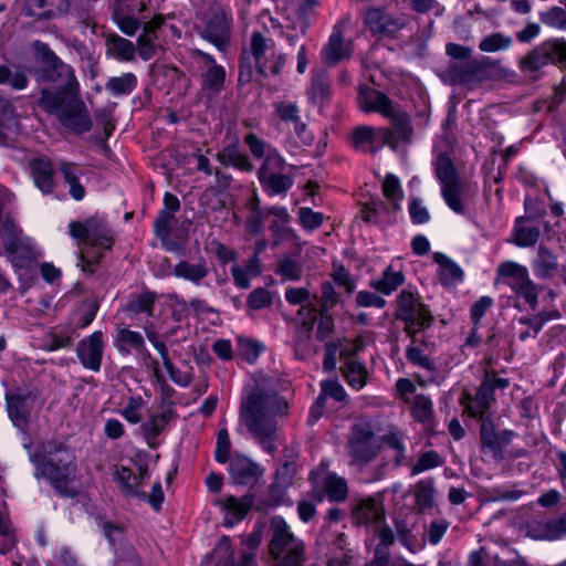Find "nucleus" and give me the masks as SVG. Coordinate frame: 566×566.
Segmentation results:
<instances>
[{"instance_id":"f257e3e1","label":"nucleus","mask_w":566,"mask_h":566,"mask_svg":"<svg viewBox=\"0 0 566 566\" xmlns=\"http://www.w3.org/2000/svg\"><path fill=\"white\" fill-rule=\"evenodd\" d=\"M40 67L36 80L41 87L38 105L57 117L62 126L82 134L92 128V120L80 97V83L71 65L64 63L46 44L39 49Z\"/></svg>"},{"instance_id":"f03ea898","label":"nucleus","mask_w":566,"mask_h":566,"mask_svg":"<svg viewBox=\"0 0 566 566\" xmlns=\"http://www.w3.org/2000/svg\"><path fill=\"white\" fill-rule=\"evenodd\" d=\"M287 407V402L280 396L262 390L251 392L241 402L240 421L269 453L275 451L273 442L276 432L275 417L286 413Z\"/></svg>"},{"instance_id":"7ed1b4c3","label":"nucleus","mask_w":566,"mask_h":566,"mask_svg":"<svg viewBox=\"0 0 566 566\" xmlns=\"http://www.w3.org/2000/svg\"><path fill=\"white\" fill-rule=\"evenodd\" d=\"M42 451L45 455L33 453L30 457L35 465V478L49 479L60 495L75 497L78 494V490L73 485L76 474L75 457L62 446L55 450L59 455L54 454L50 444H43Z\"/></svg>"},{"instance_id":"20e7f679","label":"nucleus","mask_w":566,"mask_h":566,"mask_svg":"<svg viewBox=\"0 0 566 566\" xmlns=\"http://www.w3.org/2000/svg\"><path fill=\"white\" fill-rule=\"evenodd\" d=\"M271 539L269 551L275 559V566H304L306 546L296 537L282 516H273L270 521Z\"/></svg>"},{"instance_id":"39448f33","label":"nucleus","mask_w":566,"mask_h":566,"mask_svg":"<svg viewBox=\"0 0 566 566\" xmlns=\"http://www.w3.org/2000/svg\"><path fill=\"white\" fill-rule=\"evenodd\" d=\"M346 450L350 459L349 463L359 470L377 459L381 451V441L370 422L359 420L352 426Z\"/></svg>"},{"instance_id":"423d86ee","label":"nucleus","mask_w":566,"mask_h":566,"mask_svg":"<svg viewBox=\"0 0 566 566\" xmlns=\"http://www.w3.org/2000/svg\"><path fill=\"white\" fill-rule=\"evenodd\" d=\"M495 283L507 285L531 310H536L539 287L531 280L524 265L513 261L502 262L496 269Z\"/></svg>"},{"instance_id":"0eeeda50","label":"nucleus","mask_w":566,"mask_h":566,"mask_svg":"<svg viewBox=\"0 0 566 566\" xmlns=\"http://www.w3.org/2000/svg\"><path fill=\"white\" fill-rule=\"evenodd\" d=\"M434 171L441 184V195L448 207L455 213L463 214L465 206L461 199L462 181L457 169L447 154H440L434 161Z\"/></svg>"},{"instance_id":"6e6552de","label":"nucleus","mask_w":566,"mask_h":566,"mask_svg":"<svg viewBox=\"0 0 566 566\" xmlns=\"http://www.w3.org/2000/svg\"><path fill=\"white\" fill-rule=\"evenodd\" d=\"M250 55L258 73L263 76L277 75L285 64V55L277 51L275 41L260 32L251 35Z\"/></svg>"},{"instance_id":"1a4fd4ad","label":"nucleus","mask_w":566,"mask_h":566,"mask_svg":"<svg viewBox=\"0 0 566 566\" xmlns=\"http://www.w3.org/2000/svg\"><path fill=\"white\" fill-rule=\"evenodd\" d=\"M396 317L405 322V331L415 338V335L429 327L432 316L429 308L419 301L411 292L402 291L398 296Z\"/></svg>"},{"instance_id":"9d476101","label":"nucleus","mask_w":566,"mask_h":566,"mask_svg":"<svg viewBox=\"0 0 566 566\" xmlns=\"http://www.w3.org/2000/svg\"><path fill=\"white\" fill-rule=\"evenodd\" d=\"M242 544L245 548L242 549L240 558L235 559L231 539L228 536H222L212 551L211 558L219 566H255L254 551L261 544V533L253 532L249 534L242 541Z\"/></svg>"},{"instance_id":"9b49d317","label":"nucleus","mask_w":566,"mask_h":566,"mask_svg":"<svg viewBox=\"0 0 566 566\" xmlns=\"http://www.w3.org/2000/svg\"><path fill=\"white\" fill-rule=\"evenodd\" d=\"M548 63L566 65V42L564 40H548L535 46L520 62L523 73L533 74Z\"/></svg>"},{"instance_id":"f8f14e48","label":"nucleus","mask_w":566,"mask_h":566,"mask_svg":"<svg viewBox=\"0 0 566 566\" xmlns=\"http://www.w3.org/2000/svg\"><path fill=\"white\" fill-rule=\"evenodd\" d=\"M70 235L80 240L84 247H102L109 250L114 243L112 231L107 223L97 217H91L85 221H71Z\"/></svg>"},{"instance_id":"ddd939ff","label":"nucleus","mask_w":566,"mask_h":566,"mask_svg":"<svg viewBox=\"0 0 566 566\" xmlns=\"http://www.w3.org/2000/svg\"><path fill=\"white\" fill-rule=\"evenodd\" d=\"M494 66L488 57L450 63L447 75L453 84L475 85L490 78V71Z\"/></svg>"},{"instance_id":"4468645a","label":"nucleus","mask_w":566,"mask_h":566,"mask_svg":"<svg viewBox=\"0 0 566 566\" xmlns=\"http://www.w3.org/2000/svg\"><path fill=\"white\" fill-rule=\"evenodd\" d=\"M201 36L211 42L220 51H224L231 38L230 19L223 8L213 6L205 15V28Z\"/></svg>"},{"instance_id":"2eb2a0df","label":"nucleus","mask_w":566,"mask_h":566,"mask_svg":"<svg viewBox=\"0 0 566 566\" xmlns=\"http://www.w3.org/2000/svg\"><path fill=\"white\" fill-rule=\"evenodd\" d=\"M350 143L355 149L376 154L382 146H395L389 127L375 128L368 125L357 126L350 134Z\"/></svg>"},{"instance_id":"dca6fc26","label":"nucleus","mask_w":566,"mask_h":566,"mask_svg":"<svg viewBox=\"0 0 566 566\" xmlns=\"http://www.w3.org/2000/svg\"><path fill=\"white\" fill-rule=\"evenodd\" d=\"M515 437L513 430L496 431L491 419H483L480 424V443L481 452L489 454L495 461L503 460V450L509 446Z\"/></svg>"},{"instance_id":"f3484780","label":"nucleus","mask_w":566,"mask_h":566,"mask_svg":"<svg viewBox=\"0 0 566 566\" xmlns=\"http://www.w3.org/2000/svg\"><path fill=\"white\" fill-rule=\"evenodd\" d=\"M364 24L374 36L382 39L395 36L403 28L405 21L381 8L371 7L364 13Z\"/></svg>"},{"instance_id":"a211bd4d","label":"nucleus","mask_w":566,"mask_h":566,"mask_svg":"<svg viewBox=\"0 0 566 566\" xmlns=\"http://www.w3.org/2000/svg\"><path fill=\"white\" fill-rule=\"evenodd\" d=\"M352 520L355 525H378L385 522V507L380 497L368 496L352 504Z\"/></svg>"},{"instance_id":"6ab92c4d","label":"nucleus","mask_w":566,"mask_h":566,"mask_svg":"<svg viewBox=\"0 0 566 566\" xmlns=\"http://www.w3.org/2000/svg\"><path fill=\"white\" fill-rule=\"evenodd\" d=\"M232 482L238 485L253 486L263 476L264 470L243 454H234L229 463Z\"/></svg>"},{"instance_id":"aec40b11","label":"nucleus","mask_w":566,"mask_h":566,"mask_svg":"<svg viewBox=\"0 0 566 566\" xmlns=\"http://www.w3.org/2000/svg\"><path fill=\"white\" fill-rule=\"evenodd\" d=\"M254 495L247 493L240 497L227 495L223 499L217 500L214 504L224 513L223 525L232 527L235 523L245 518L254 505Z\"/></svg>"},{"instance_id":"412c9836","label":"nucleus","mask_w":566,"mask_h":566,"mask_svg":"<svg viewBox=\"0 0 566 566\" xmlns=\"http://www.w3.org/2000/svg\"><path fill=\"white\" fill-rule=\"evenodd\" d=\"M493 401L494 396H492L491 387L488 382H481L475 395L463 392L461 398V405L464 411L470 417L479 418L480 422L483 421V419H491L488 410Z\"/></svg>"},{"instance_id":"4be33fe9","label":"nucleus","mask_w":566,"mask_h":566,"mask_svg":"<svg viewBox=\"0 0 566 566\" xmlns=\"http://www.w3.org/2000/svg\"><path fill=\"white\" fill-rule=\"evenodd\" d=\"M103 353L104 342L102 332H94L88 337L82 339L76 348L81 364L93 371L101 369Z\"/></svg>"},{"instance_id":"5701e85b","label":"nucleus","mask_w":566,"mask_h":566,"mask_svg":"<svg viewBox=\"0 0 566 566\" xmlns=\"http://www.w3.org/2000/svg\"><path fill=\"white\" fill-rule=\"evenodd\" d=\"M353 48L350 42H346L339 24L333 28L328 42L322 50V60L327 65H335L343 60L350 57Z\"/></svg>"},{"instance_id":"b1692460","label":"nucleus","mask_w":566,"mask_h":566,"mask_svg":"<svg viewBox=\"0 0 566 566\" xmlns=\"http://www.w3.org/2000/svg\"><path fill=\"white\" fill-rule=\"evenodd\" d=\"M358 107L364 113H378L387 117L395 109L390 98L371 87H360L357 97Z\"/></svg>"},{"instance_id":"393cba45","label":"nucleus","mask_w":566,"mask_h":566,"mask_svg":"<svg viewBox=\"0 0 566 566\" xmlns=\"http://www.w3.org/2000/svg\"><path fill=\"white\" fill-rule=\"evenodd\" d=\"M35 186L45 195L52 193L55 187L54 169L51 159L46 156H36L28 165Z\"/></svg>"},{"instance_id":"a878e982","label":"nucleus","mask_w":566,"mask_h":566,"mask_svg":"<svg viewBox=\"0 0 566 566\" xmlns=\"http://www.w3.org/2000/svg\"><path fill=\"white\" fill-rule=\"evenodd\" d=\"M147 475V469L144 467L139 468V475L133 474V472L125 467H115L113 472L114 481L120 488V491L130 497H137L145 500L146 493L139 490V482Z\"/></svg>"},{"instance_id":"bb28decb","label":"nucleus","mask_w":566,"mask_h":566,"mask_svg":"<svg viewBox=\"0 0 566 566\" xmlns=\"http://www.w3.org/2000/svg\"><path fill=\"white\" fill-rule=\"evenodd\" d=\"M105 46L106 54L115 60L122 62L135 61L137 53L136 45L132 41L116 33H108L105 35Z\"/></svg>"},{"instance_id":"cd10ccee","label":"nucleus","mask_w":566,"mask_h":566,"mask_svg":"<svg viewBox=\"0 0 566 566\" xmlns=\"http://www.w3.org/2000/svg\"><path fill=\"white\" fill-rule=\"evenodd\" d=\"M400 209H392L391 202L381 200H371L365 203L361 209V219L370 223H390L394 216Z\"/></svg>"},{"instance_id":"c85d7f7f","label":"nucleus","mask_w":566,"mask_h":566,"mask_svg":"<svg viewBox=\"0 0 566 566\" xmlns=\"http://www.w3.org/2000/svg\"><path fill=\"white\" fill-rule=\"evenodd\" d=\"M231 276L239 289L247 290L251 285V279L261 274V262L256 254H253L245 264L234 263L231 269Z\"/></svg>"},{"instance_id":"c756f323","label":"nucleus","mask_w":566,"mask_h":566,"mask_svg":"<svg viewBox=\"0 0 566 566\" xmlns=\"http://www.w3.org/2000/svg\"><path fill=\"white\" fill-rule=\"evenodd\" d=\"M387 117L391 120L392 128L389 129L395 139V146L389 147L395 150L400 143H410L413 130L408 114L395 108Z\"/></svg>"},{"instance_id":"7c9ffc66","label":"nucleus","mask_w":566,"mask_h":566,"mask_svg":"<svg viewBox=\"0 0 566 566\" xmlns=\"http://www.w3.org/2000/svg\"><path fill=\"white\" fill-rule=\"evenodd\" d=\"M533 271L539 279L553 277L558 272L557 256L545 245H539L533 260Z\"/></svg>"},{"instance_id":"2f4dec72","label":"nucleus","mask_w":566,"mask_h":566,"mask_svg":"<svg viewBox=\"0 0 566 566\" xmlns=\"http://www.w3.org/2000/svg\"><path fill=\"white\" fill-rule=\"evenodd\" d=\"M175 276L191 282L195 285H200L209 274V268L205 260L197 263L188 261H179L172 270Z\"/></svg>"},{"instance_id":"473e14b6","label":"nucleus","mask_w":566,"mask_h":566,"mask_svg":"<svg viewBox=\"0 0 566 566\" xmlns=\"http://www.w3.org/2000/svg\"><path fill=\"white\" fill-rule=\"evenodd\" d=\"M6 398L10 419L14 426L23 429L30 418L29 398L18 394H8Z\"/></svg>"},{"instance_id":"72a5a7b5","label":"nucleus","mask_w":566,"mask_h":566,"mask_svg":"<svg viewBox=\"0 0 566 566\" xmlns=\"http://www.w3.org/2000/svg\"><path fill=\"white\" fill-rule=\"evenodd\" d=\"M217 158L223 166H232L244 172H251L254 169L249 156L239 148L238 144L226 146L218 153Z\"/></svg>"},{"instance_id":"f704fd0d","label":"nucleus","mask_w":566,"mask_h":566,"mask_svg":"<svg viewBox=\"0 0 566 566\" xmlns=\"http://www.w3.org/2000/svg\"><path fill=\"white\" fill-rule=\"evenodd\" d=\"M57 168L63 180L69 185V192L71 197L76 201L82 200L86 192L84 186L78 180L81 175L78 166L75 163L61 160L57 164Z\"/></svg>"},{"instance_id":"c9c22d12","label":"nucleus","mask_w":566,"mask_h":566,"mask_svg":"<svg viewBox=\"0 0 566 566\" xmlns=\"http://www.w3.org/2000/svg\"><path fill=\"white\" fill-rule=\"evenodd\" d=\"M196 54L205 59L210 64L206 73L202 75V87L213 93L220 92L226 80L224 69L217 65L211 55L201 51H196Z\"/></svg>"},{"instance_id":"e433bc0d","label":"nucleus","mask_w":566,"mask_h":566,"mask_svg":"<svg viewBox=\"0 0 566 566\" xmlns=\"http://www.w3.org/2000/svg\"><path fill=\"white\" fill-rule=\"evenodd\" d=\"M316 305L308 303L297 311V317L306 314L308 317L296 324L295 343L296 345H305L310 338L316 321Z\"/></svg>"},{"instance_id":"4c0bfd02","label":"nucleus","mask_w":566,"mask_h":566,"mask_svg":"<svg viewBox=\"0 0 566 566\" xmlns=\"http://www.w3.org/2000/svg\"><path fill=\"white\" fill-rule=\"evenodd\" d=\"M434 494L436 489L434 481L432 479L420 480L415 484V504L420 513H423L434 507Z\"/></svg>"},{"instance_id":"58836bf2","label":"nucleus","mask_w":566,"mask_h":566,"mask_svg":"<svg viewBox=\"0 0 566 566\" xmlns=\"http://www.w3.org/2000/svg\"><path fill=\"white\" fill-rule=\"evenodd\" d=\"M274 109L282 122L293 125L294 132L298 137L303 136L306 125L301 119L300 109L296 104L279 102L274 104Z\"/></svg>"},{"instance_id":"ea45409f","label":"nucleus","mask_w":566,"mask_h":566,"mask_svg":"<svg viewBox=\"0 0 566 566\" xmlns=\"http://www.w3.org/2000/svg\"><path fill=\"white\" fill-rule=\"evenodd\" d=\"M433 260L440 266L439 273L443 284L450 285L463 279L461 268L443 253L436 252Z\"/></svg>"},{"instance_id":"a19ab883","label":"nucleus","mask_w":566,"mask_h":566,"mask_svg":"<svg viewBox=\"0 0 566 566\" xmlns=\"http://www.w3.org/2000/svg\"><path fill=\"white\" fill-rule=\"evenodd\" d=\"M171 417V410H165L160 413L150 415L148 420L142 423L140 429L149 446L160 434Z\"/></svg>"},{"instance_id":"79ce46f5","label":"nucleus","mask_w":566,"mask_h":566,"mask_svg":"<svg viewBox=\"0 0 566 566\" xmlns=\"http://www.w3.org/2000/svg\"><path fill=\"white\" fill-rule=\"evenodd\" d=\"M284 455L286 460L276 470L274 482H276V485H281V488H289L293 483V479L296 474L295 460L297 458V452L294 448H290L284 450Z\"/></svg>"},{"instance_id":"37998d69","label":"nucleus","mask_w":566,"mask_h":566,"mask_svg":"<svg viewBox=\"0 0 566 566\" xmlns=\"http://www.w3.org/2000/svg\"><path fill=\"white\" fill-rule=\"evenodd\" d=\"M0 239L6 253L12 256L20 245V230L11 218H6L1 223Z\"/></svg>"},{"instance_id":"c03bdc74","label":"nucleus","mask_w":566,"mask_h":566,"mask_svg":"<svg viewBox=\"0 0 566 566\" xmlns=\"http://www.w3.org/2000/svg\"><path fill=\"white\" fill-rule=\"evenodd\" d=\"M137 86V77L133 73H124L120 76H113L105 83V88L113 96L129 95Z\"/></svg>"},{"instance_id":"a18cd8bd","label":"nucleus","mask_w":566,"mask_h":566,"mask_svg":"<svg viewBox=\"0 0 566 566\" xmlns=\"http://www.w3.org/2000/svg\"><path fill=\"white\" fill-rule=\"evenodd\" d=\"M323 488L332 502H343L348 494V485L344 478L328 473L324 478Z\"/></svg>"},{"instance_id":"49530a36","label":"nucleus","mask_w":566,"mask_h":566,"mask_svg":"<svg viewBox=\"0 0 566 566\" xmlns=\"http://www.w3.org/2000/svg\"><path fill=\"white\" fill-rule=\"evenodd\" d=\"M155 300L156 294L150 291H146L140 294H135L126 304L125 311L130 313L132 315L145 313L148 316H153Z\"/></svg>"},{"instance_id":"de8ad7c7","label":"nucleus","mask_w":566,"mask_h":566,"mask_svg":"<svg viewBox=\"0 0 566 566\" xmlns=\"http://www.w3.org/2000/svg\"><path fill=\"white\" fill-rule=\"evenodd\" d=\"M539 229L535 226L527 224L526 220L520 218L514 227V242L518 247L534 245L539 238Z\"/></svg>"},{"instance_id":"09e8293b","label":"nucleus","mask_w":566,"mask_h":566,"mask_svg":"<svg viewBox=\"0 0 566 566\" xmlns=\"http://www.w3.org/2000/svg\"><path fill=\"white\" fill-rule=\"evenodd\" d=\"M342 371L349 386L360 389L366 384L367 371L365 367L353 357L344 363Z\"/></svg>"},{"instance_id":"8fccbe9b","label":"nucleus","mask_w":566,"mask_h":566,"mask_svg":"<svg viewBox=\"0 0 566 566\" xmlns=\"http://www.w3.org/2000/svg\"><path fill=\"white\" fill-rule=\"evenodd\" d=\"M67 15L73 18L84 28H91L93 31L95 30L96 21L93 4L78 0L74 7H70Z\"/></svg>"},{"instance_id":"3c124183","label":"nucleus","mask_w":566,"mask_h":566,"mask_svg":"<svg viewBox=\"0 0 566 566\" xmlns=\"http://www.w3.org/2000/svg\"><path fill=\"white\" fill-rule=\"evenodd\" d=\"M285 166L286 161L277 149H269L268 155L263 157V163L258 170V179H265V177L273 174H279L284 170Z\"/></svg>"},{"instance_id":"603ef678","label":"nucleus","mask_w":566,"mask_h":566,"mask_svg":"<svg viewBox=\"0 0 566 566\" xmlns=\"http://www.w3.org/2000/svg\"><path fill=\"white\" fill-rule=\"evenodd\" d=\"M394 526L400 543L410 552H415L417 538L412 534L413 525L408 521V517L402 515L395 516Z\"/></svg>"},{"instance_id":"864d4df0","label":"nucleus","mask_w":566,"mask_h":566,"mask_svg":"<svg viewBox=\"0 0 566 566\" xmlns=\"http://www.w3.org/2000/svg\"><path fill=\"white\" fill-rule=\"evenodd\" d=\"M403 283V275L400 271H392L391 266H388L379 280L371 282V286L382 293L390 294L397 290Z\"/></svg>"},{"instance_id":"5fc2aeb1","label":"nucleus","mask_w":566,"mask_h":566,"mask_svg":"<svg viewBox=\"0 0 566 566\" xmlns=\"http://www.w3.org/2000/svg\"><path fill=\"white\" fill-rule=\"evenodd\" d=\"M116 342L122 353L128 354L132 349L140 350L144 348L145 342L140 333L128 328H118Z\"/></svg>"},{"instance_id":"6e6d98bb","label":"nucleus","mask_w":566,"mask_h":566,"mask_svg":"<svg viewBox=\"0 0 566 566\" xmlns=\"http://www.w3.org/2000/svg\"><path fill=\"white\" fill-rule=\"evenodd\" d=\"M259 181L263 189L270 195L286 193L293 186L292 177L282 174V171L279 174H273Z\"/></svg>"},{"instance_id":"4d7b16f0","label":"nucleus","mask_w":566,"mask_h":566,"mask_svg":"<svg viewBox=\"0 0 566 566\" xmlns=\"http://www.w3.org/2000/svg\"><path fill=\"white\" fill-rule=\"evenodd\" d=\"M104 249L102 247H83L78 253V265L82 271L94 273L103 258Z\"/></svg>"},{"instance_id":"13d9d810","label":"nucleus","mask_w":566,"mask_h":566,"mask_svg":"<svg viewBox=\"0 0 566 566\" xmlns=\"http://www.w3.org/2000/svg\"><path fill=\"white\" fill-rule=\"evenodd\" d=\"M382 193L387 201L391 202L392 209H400L403 199V191L395 175L388 174L382 181Z\"/></svg>"},{"instance_id":"bf43d9fd","label":"nucleus","mask_w":566,"mask_h":566,"mask_svg":"<svg viewBox=\"0 0 566 566\" xmlns=\"http://www.w3.org/2000/svg\"><path fill=\"white\" fill-rule=\"evenodd\" d=\"M29 78L22 71H12L7 65H0V84L9 85L11 88L20 91L27 87Z\"/></svg>"},{"instance_id":"052dcab7","label":"nucleus","mask_w":566,"mask_h":566,"mask_svg":"<svg viewBox=\"0 0 566 566\" xmlns=\"http://www.w3.org/2000/svg\"><path fill=\"white\" fill-rule=\"evenodd\" d=\"M442 464L443 458L437 451L429 450L419 455L416 463L411 467L410 473L411 475H417Z\"/></svg>"},{"instance_id":"680f3d73","label":"nucleus","mask_w":566,"mask_h":566,"mask_svg":"<svg viewBox=\"0 0 566 566\" xmlns=\"http://www.w3.org/2000/svg\"><path fill=\"white\" fill-rule=\"evenodd\" d=\"M14 108L12 104L0 96V144L6 142L8 130L14 124Z\"/></svg>"},{"instance_id":"e2e57ef3","label":"nucleus","mask_w":566,"mask_h":566,"mask_svg":"<svg viewBox=\"0 0 566 566\" xmlns=\"http://www.w3.org/2000/svg\"><path fill=\"white\" fill-rule=\"evenodd\" d=\"M512 44V38L496 32L485 36L480 43L479 49L482 52H496L507 49Z\"/></svg>"},{"instance_id":"0e129e2a","label":"nucleus","mask_w":566,"mask_h":566,"mask_svg":"<svg viewBox=\"0 0 566 566\" xmlns=\"http://www.w3.org/2000/svg\"><path fill=\"white\" fill-rule=\"evenodd\" d=\"M157 34H150L149 32H143L137 39V53L138 55L148 61L156 55L158 45L156 44Z\"/></svg>"},{"instance_id":"69168bd1","label":"nucleus","mask_w":566,"mask_h":566,"mask_svg":"<svg viewBox=\"0 0 566 566\" xmlns=\"http://www.w3.org/2000/svg\"><path fill=\"white\" fill-rule=\"evenodd\" d=\"M331 84L323 75L316 76L312 81L310 98L313 103L324 104L329 97Z\"/></svg>"},{"instance_id":"338daca9","label":"nucleus","mask_w":566,"mask_h":566,"mask_svg":"<svg viewBox=\"0 0 566 566\" xmlns=\"http://www.w3.org/2000/svg\"><path fill=\"white\" fill-rule=\"evenodd\" d=\"M276 273L289 281H297L302 277L303 268L301 263L291 258L279 261Z\"/></svg>"},{"instance_id":"774afa93","label":"nucleus","mask_w":566,"mask_h":566,"mask_svg":"<svg viewBox=\"0 0 566 566\" xmlns=\"http://www.w3.org/2000/svg\"><path fill=\"white\" fill-rule=\"evenodd\" d=\"M273 303L272 293L263 287L254 289L248 296L247 305L254 311L271 306Z\"/></svg>"}]
</instances>
